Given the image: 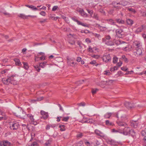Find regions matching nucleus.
<instances>
[{
	"label": "nucleus",
	"mask_w": 146,
	"mask_h": 146,
	"mask_svg": "<svg viewBox=\"0 0 146 146\" xmlns=\"http://www.w3.org/2000/svg\"><path fill=\"white\" fill-rule=\"evenodd\" d=\"M133 45L136 50V52H135V53L138 56L141 55L143 48L140 42L135 41L133 42Z\"/></svg>",
	"instance_id": "f257e3e1"
},
{
	"label": "nucleus",
	"mask_w": 146,
	"mask_h": 146,
	"mask_svg": "<svg viewBox=\"0 0 146 146\" xmlns=\"http://www.w3.org/2000/svg\"><path fill=\"white\" fill-rule=\"evenodd\" d=\"M14 113L16 116L23 119L25 118L26 115L25 112L23 111L22 108L19 107L16 110V111Z\"/></svg>",
	"instance_id": "f03ea898"
},
{
	"label": "nucleus",
	"mask_w": 146,
	"mask_h": 146,
	"mask_svg": "<svg viewBox=\"0 0 146 146\" xmlns=\"http://www.w3.org/2000/svg\"><path fill=\"white\" fill-rule=\"evenodd\" d=\"M15 75H13L8 78L7 80L9 84L11 83L13 85H15L17 84V81L15 78Z\"/></svg>",
	"instance_id": "7ed1b4c3"
},
{
	"label": "nucleus",
	"mask_w": 146,
	"mask_h": 146,
	"mask_svg": "<svg viewBox=\"0 0 146 146\" xmlns=\"http://www.w3.org/2000/svg\"><path fill=\"white\" fill-rule=\"evenodd\" d=\"M116 116L118 118L119 117V116H120V118L119 119H120V120L122 121H125L127 120L126 115L124 114L122 115V113L121 111H119L117 113Z\"/></svg>",
	"instance_id": "20e7f679"
},
{
	"label": "nucleus",
	"mask_w": 146,
	"mask_h": 146,
	"mask_svg": "<svg viewBox=\"0 0 146 146\" xmlns=\"http://www.w3.org/2000/svg\"><path fill=\"white\" fill-rule=\"evenodd\" d=\"M115 31L116 34L118 37L121 38L125 36L124 33L122 29H117Z\"/></svg>",
	"instance_id": "39448f33"
},
{
	"label": "nucleus",
	"mask_w": 146,
	"mask_h": 146,
	"mask_svg": "<svg viewBox=\"0 0 146 146\" xmlns=\"http://www.w3.org/2000/svg\"><path fill=\"white\" fill-rule=\"evenodd\" d=\"M10 128L11 129L13 130H17L19 127V125L18 122H14L11 124Z\"/></svg>",
	"instance_id": "423d86ee"
},
{
	"label": "nucleus",
	"mask_w": 146,
	"mask_h": 146,
	"mask_svg": "<svg viewBox=\"0 0 146 146\" xmlns=\"http://www.w3.org/2000/svg\"><path fill=\"white\" fill-rule=\"evenodd\" d=\"M71 19L74 21L76 22L77 24L79 25H81L84 27H89V25L87 24L80 22L77 19V18L76 17H72Z\"/></svg>",
	"instance_id": "0eeeda50"
},
{
	"label": "nucleus",
	"mask_w": 146,
	"mask_h": 146,
	"mask_svg": "<svg viewBox=\"0 0 146 146\" xmlns=\"http://www.w3.org/2000/svg\"><path fill=\"white\" fill-rule=\"evenodd\" d=\"M27 116L28 117L30 120L31 123L35 125H36L37 124V122L36 121H35V119L34 118V116L31 114H28L27 115Z\"/></svg>",
	"instance_id": "6e6552de"
},
{
	"label": "nucleus",
	"mask_w": 146,
	"mask_h": 146,
	"mask_svg": "<svg viewBox=\"0 0 146 146\" xmlns=\"http://www.w3.org/2000/svg\"><path fill=\"white\" fill-rule=\"evenodd\" d=\"M103 60L106 62H109L111 61V57L109 54H104L102 57Z\"/></svg>",
	"instance_id": "1a4fd4ad"
},
{
	"label": "nucleus",
	"mask_w": 146,
	"mask_h": 146,
	"mask_svg": "<svg viewBox=\"0 0 146 146\" xmlns=\"http://www.w3.org/2000/svg\"><path fill=\"white\" fill-rule=\"evenodd\" d=\"M130 130L129 127H127V126H125L123 131H121V132H122L121 133H123L124 135H128L129 134Z\"/></svg>",
	"instance_id": "9d476101"
},
{
	"label": "nucleus",
	"mask_w": 146,
	"mask_h": 146,
	"mask_svg": "<svg viewBox=\"0 0 146 146\" xmlns=\"http://www.w3.org/2000/svg\"><path fill=\"white\" fill-rule=\"evenodd\" d=\"M118 125L121 126H127V124L123 121H121L120 119H118L116 121Z\"/></svg>",
	"instance_id": "9b49d317"
},
{
	"label": "nucleus",
	"mask_w": 146,
	"mask_h": 146,
	"mask_svg": "<svg viewBox=\"0 0 146 146\" xmlns=\"http://www.w3.org/2000/svg\"><path fill=\"white\" fill-rule=\"evenodd\" d=\"M129 134L133 138L134 140H135L137 138L136 135L137 134L133 129H131Z\"/></svg>",
	"instance_id": "f8f14e48"
},
{
	"label": "nucleus",
	"mask_w": 146,
	"mask_h": 146,
	"mask_svg": "<svg viewBox=\"0 0 146 146\" xmlns=\"http://www.w3.org/2000/svg\"><path fill=\"white\" fill-rule=\"evenodd\" d=\"M10 144L11 143L7 141L0 142V146H9Z\"/></svg>",
	"instance_id": "ddd939ff"
},
{
	"label": "nucleus",
	"mask_w": 146,
	"mask_h": 146,
	"mask_svg": "<svg viewBox=\"0 0 146 146\" xmlns=\"http://www.w3.org/2000/svg\"><path fill=\"white\" fill-rule=\"evenodd\" d=\"M40 113L42 116L41 117V118H43L44 119H46L48 117V114L47 113L42 110L40 111Z\"/></svg>",
	"instance_id": "4468645a"
},
{
	"label": "nucleus",
	"mask_w": 146,
	"mask_h": 146,
	"mask_svg": "<svg viewBox=\"0 0 146 146\" xmlns=\"http://www.w3.org/2000/svg\"><path fill=\"white\" fill-rule=\"evenodd\" d=\"M67 63L68 65L72 66H74L76 63H75L71 59H68L67 60Z\"/></svg>",
	"instance_id": "2eb2a0df"
},
{
	"label": "nucleus",
	"mask_w": 146,
	"mask_h": 146,
	"mask_svg": "<svg viewBox=\"0 0 146 146\" xmlns=\"http://www.w3.org/2000/svg\"><path fill=\"white\" fill-rule=\"evenodd\" d=\"M111 38V37L110 35L106 36L104 38L102 39V42H105L109 40Z\"/></svg>",
	"instance_id": "dca6fc26"
},
{
	"label": "nucleus",
	"mask_w": 146,
	"mask_h": 146,
	"mask_svg": "<svg viewBox=\"0 0 146 146\" xmlns=\"http://www.w3.org/2000/svg\"><path fill=\"white\" fill-rule=\"evenodd\" d=\"M125 106L128 108H131L133 107L132 104L129 102H125Z\"/></svg>",
	"instance_id": "f3484780"
},
{
	"label": "nucleus",
	"mask_w": 146,
	"mask_h": 146,
	"mask_svg": "<svg viewBox=\"0 0 146 146\" xmlns=\"http://www.w3.org/2000/svg\"><path fill=\"white\" fill-rule=\"evenodd\" d=\"M113 114V113H107L105 114L104 117L105 119L109 118Z\"/></svg>",
	"instance_id": "a211bd4d"
},
{
	"label": "nucleus",
	"mask_w": 146,
	"mask_h": 146,
	"mask_svg": "<svg viewBox=\"0 0 146 146\" xmlns=\"http://www.w3.org/2000/svg\"><path fill=\"white\" fill-rule=\"evenodd\" d=\"M79 12L80 13L81 16L84 17H87V14L83 11V9L80 10Z\"/></svg>",
	"instance_id": "6ab92c4d"
},
{
	"label": "nucleus",
	"mask_w": 146,
	"mask_h": 146,
	"mask_svg": "<svg viewBox=\"0 0 146 146\" xmlns=\"http://www.w3.org/2000/svg\"><path fill=\"white\" fill-rule=\"evenodd\" d=\"M25 6L28 7L29 8H31L32 10H39L35 6L33 5H26Z\"/></svg>",
	"instance_id": "aec40b11"
},
{
	"label": "nucleus",
	"mask_w": 146,
	"mask_h": 146,
	"mask_svg": "<svg viewBox=\"0 0 146 146\" xmlns=\"http://www.w3.org/2000/svg\"><path fill=\"white\" fill-rule=\"evenodd\" d=\"M126 22L127 25L131 26L133 23V21L130 19H128L126 20Z\"/></svg>",
	"instance_id": "412c9836"
},
{
	"label": "nucleus",
	"mask_w": 146,
	"mask_h": 146,
	"mask_svg": "<svg viewBox=\"0 0 146 146\" xmlns=\"http://www.w3.org/2000/svg\"><path fill=\"white\" fill-rule=\"evenodd\" d=\"M18 17L23 19H27L28 18V15H25L23 14H20L18 15Z\"/></svg>",
	"instance_id": "4be33fe9"
},
{
	"label": "nucleus",
	"mask_w": 146,
	"mask_h": 146,
	"mask_svg": "<svg viewBox=\"0 0 146 146\" xmlns=\"http://www.w3.org/2000/svg\"><path fill=\"white\" fill-rule=\"evenodd\" d=\"M145 27V26L142 25V26L138 28L136 30V31L137 32H140L142 31L143 29Z\"/></svg>",
	"instance_id": "5701e85b"
},
{
	"label": "nucleus",
	"mask_w": 146,
	"mask_h": 146,
	"mask_svg": "<svg viewBox=\"0 0 146 146\" xmlns=\"http://www.w3.org/2000/svg\"><path fill=\"white\" fill-rule=\"evenodd\" d=\"M14 61L15 62V64L16 65L19 66H20L21 65V64L19 59L17 58H15L14 60Z\"/></svg>",
	"instance_id": "b1692460"
},
{
	"label": "nucleus",
	"mask_w": 146,
	"mask_h": 146,
	"mask_svg": "<svg viewBox=\"0 0 146 146\" xmlns=\"http://www.w3.org/2000/svg\"><path fill=\"white\" fill-rule=\"evenodd\" d=\"M119 24H123L125 23L124 20L120 19H116L115 20Z\"/></svg>",
	"instance_id": "393cba45"
},
{
	"label": "nucleus",
	"mask_w": 146,
	"mask_h": 146,
	"mask_svg": "<svg viewBox=\"0 0 146 146\" xmlns=\"http://www.w3.org/2000/svg\"><path fill=\"white\" fill-rule=\"evenodd\" d=\"M104 42L106 44L108 45L112 46L114 45V43L112 41L108 40Z\"/></svg>",
	"instance_id": "a878e982"
},
{
	"label": "nucleus",
	"mask_w": 146,
	"mask_h": 146,
	"mask_svg": "<svg viewBox=\"0 0 146 146\" xmlns=\"http://www.w3.org/2000/svg\"><path fill=\"white\" fill-rule=\"evenodd\" d=\"M105 124L107 126H111L113 125V123L109 120H106L105 121Z\"/></svg>",
	"instance_id": "bb28decb"
},
{
	"label": "nucleus",
	"mask_w": 146,
	"mask_h": 146,
	"mask_svg": "<svg viewBox=\"0 0 146 146\" xmlns=\"http://www.w3.org/2000/svg\"><path fill=\"white\" fill-rule=\"evenodd\" d=\"M115 43L117 45H118L122 43H125V42L122 40H117L115 41Z\"/></svg>",
	"instance_id": "cd10ccee"
},
{
	"label": "nucleus",
	"mask_w": 146,
	"mask_h": 146,
	"mask_svg": "<svg viewBox=\"0 0 146 146\" xmlns=\"http://www.w3.org/2000/svg\"><path fill=\"white\" fill-rule=\"evenodd\" d=\"M0 12H1L4 14L7 17H10V15L9 13L7 12L6 11H5L4 10H1L0 11Z\"/></svg>",
	"instance_id": "c85d7f7f"
},
{
	"label": "nucleus",
	"mask_w": 146,
	"mask_h": 146,
	"mask_svg": "<svg viewBox=\"0 0 146 146\" xmlns=\"http://www.w3.org/2000/svg\"><path fill=\"white\" fill-rule=\"evenodd\" d=\"M83 136V134L81 132H79L77 135L76 137L78 139L82 138Z\"/></svg>",
	"instance_id": "c756f323"
},
{
	"label": "nucleus",
	"mask_w": 146,
	"mask_h": 146,
	"mask_svg": "<svg viewBox=\"0 0 146 146\" xmlns=\"http://www.w3.org/2000/svg\"><path fill=\"white\" fill-rule=\"evenodd\" d=\"M46 64L47 62H43L42 63H40L39 64V66L41 67L44 68L47 64Z\"/></svg>",
	"instance_id": "7c9ffc66"
},
{
	"label": "nucleus",
	"mask_w": 146,
	"mask_h": 146,
	"mask_svg": "<svg viewBox=\"0 0 146 146\" xmlns=\"http://www.w3.org/2000/svg\"><path fill=\"white\" fill-rule=\"evenodd\" d=\"M112 5L113 6V7L115 8H116L117 9H120L121 8V7L120 6H117L115 5L116 2L115 1H113L112 2Z\"/></svg>",
	"instance_id": "2f4dec72"
},
{
	"label": "nucleus",
	"mask_w": 146,
	"mask_h": 146,
	"mask_svg": "<svg viewBox=\"0 0 146 146\" xmlns=\"http://www.w3.org/2000/svg\"><path fill=\"white\" fill-rule=\"evenodd\" d=\"M23 63L24 65V68L26 70H28L29 67L28 64L27 62H23Z\"/></svg>",
	"instance_id": "473e14b6"
},
{
	"label": "nucleus",
	"mask_w": 146,
	"mask_h": 146,
	"mask_svg": "<svg viewBox=\"0 0 146 146\" xmlns=\"http://www.w3.org/2000/svg\"><path fill=\"white\" fill-rule=\"evenodd\" d=\"M110 144L111 145H116L118 144V143L113 140H111L110 141Z\"/></svg>",
	"instance_id": "72a5a7b5"
},
{
	"label": "nucleus",
	"mask_w": 146,
	"mask_h": 146,
	"mask_svg": "<svg viewBox=\"0 0 146 146\" xmlns=\"http://www.w3.org/2000/svg\"><path fill=\"white\" fill-rule=\"evenodd\" d=\"M65 126L64 125H60L59 126V127L60 128V130L62 131H64L65 130Z\"/></svg>",
	"instance_id": "f704fd0d"
},
{
	"label": "nucleus",
	"mask_w": 146,
	"mask_h": 146,
	"mask_svg": "<svg viewBox=\"0 0 146 146\" xmlns=\"http://www.w3.org/2000/svg\"><path fill=\"white\" fill-rule=\"evenodd\" d=\"M121 5L123 6L127 5L128 4V2L125 0L121 1Z\"/></svg>",
	"instance_id": "c9c22d12"
},
{
	"label": "nucleus",
	"mask_w": 146,
	"mask_h": 146,
	"mask_svg": "<svg viewBox=\"0 0 146 146\" xmlns=\"http://www.w3.org/2000/svg\"><path fill=\"white\" fill-rule=\"evenodd\" d=\"M62 121L67 122L68 121V119H69V117L68 116H66L65 117H62Z\"/></svg>",
	"instance_id": "e433bc0d"
},
{
	"label": "nucleus",
	"mask_w": 146,
	"mask_h": 146,
	"mask_svg": "<svg viewBox=\"0 0 146 146\" xmlns=\"http://www.w3.org/2000/svg\"><path fill=\"white\" fill-rule=\"evenodd\" d=\"M112 132L114 133H122V132H121V131L120 130H116L114 129H112Z\"/></svg>",
	"instance_id": "4c0bfd02"
},
{
	"label": "nucleus",
	"mask_w": 146,
	"mask_h": 146,
	"mask_svg": "<svg viewBox=\"0 0 146 146\" xmlns=\"http://www.w3.org/2000/svg\"><path fill=\"white\" fill-rule=\"evenodd\" d=\"M83 144V141H81L76 143V146H82Z\"/></svg>",
	"instance_id": "58836bf2"
},
{
	"label": "nucleus",
	"mask_w": 146,
	"mask_h": 146,
	"mask_svg": "<svg viewBox=\"0 0 146 146\" xmlns=\"http://www.w3.org/2000/svg\"><path fill=\"white\" fill-rule=\"evenodd\" d=\"M122 59L125 62H127L128 61V60L126 58L125 55H122Z\"/></svg>",
	"instance_id": "ea45409f"
},
{
	"label": "nucleus",
	"mask_w": 146,
	"mask_h": 146,
	"mask_svg": "<svg viewBox=\"0 0 146 146\" xmlns=\"http://www.w3.org/2000/svg\"><path fill=\"white\" fill-rule=\"evenodd\" d=\"M2 82L4 84H6L8 85L9 83L8 82L7 80V79L5 78H3L2 80Z\"/></svg>",
	"instance_id": "a19ab883"
},
{
	"label": "nucleus",
	"mask_w": 146,
	"mask_h": 146,
	"mask_svg": "<svg viewBox=\"0 0 146 146\" xmlns=\"http://www.w3.org/2000/svg\"><path fill=\"white\" fill-rule=\"evenodd\" d=\"M113 63L115 64L116 63L118 60V58L116 57V56H114L113 58Z\"/></svg>",
	"instance_id": "79ce46f5"
},
{
	"label": "nucleus",
	"mask_w": 146,
	"mask_h": 146,
	"mask_svg": "<svg viewBox=\"0 0 146 146\" xmlns=\"http://www.w3.org/2000/svg\"><path fill=\"white\" fill-rule=\"evenodd\" d=\"M98 90L97 88L95 89H92V94L93 95H94V94H95L96 93L97 91H98Z\"/></svg>",
	"instance_id": "37998d69"
},
{
	"label": "nucleus",
	"mask_w": 146,
	"mask_h": 146,
	"mask_svg": "<svg viewBox=\"0 0 146 146\" xmlns=\"http://www.w3.org/2000/svg\"><path fill=\"white\" fill-rule=\"evenodd\" d=\"M141 134L142 136H144V137L146 136V131L143 130L141 131Z\"/></svg>",
	"instance_id": "c03bdc74"
},
{
	"label": "nucleus",
	"mask_w": 146,
	"mask_h": 146,
	"mask_svg": "<svg viewBox=\"0 0 146 146\" xmlns=\"http://www.w3.org/2000/svg\"><path fill=\"white\" fill-rule=\"evenodd\" d=\"M44 98V97H40V98H37L36 100H33V101H40L43 100Z\"/></svg>",
	"instance_id": "a18cd8bd"
},
{
	"label": "nucleus",
	"mask_w": 146,
	"mask_h": 146,
	"mask_svg": "<svg viewBox=\"0 0 146 146\" xmlns=\"http://www.w3.org/2000/svg\"><path fill=\"white\" fill-rule=\"evenodd\" d=\"M131 126H133L135 128H136L137 127V125L136 124L135 122H134L133 123H131Z\"/></svg>",
	"instance_id": "49530a36"
},
{
	"label": "nucleus",
	"mask_w": 146,
	"mask_h": 146,
	"mask_svg": "<svg viewBox=\"0 0 146 146\" xmlns=\"http://www.w3.org/2000/svg\"><path fill=\"white\" fill-rule=\"evenodd\" d=\"M95 146H103V145H101L100 142L98 141H96Z\"/></svg>",
	"instance_id": "de8ad7c7"
},
{
	"label": "nucleus",
	"mask_w": 146,
	"mask_h": 146,
	"mask_svg": "<svg viewBox=\"0 0 146 146\" xmlns=\"http://www.w3.org/2000/svg\"><path fill=\"white\" fill-rule=\"evenodd\" d=\"M31 146H38V145L37 142H34L31 144Z\"/></svg>",
	"instance_id": "09e8293b"
},
{
	"label": "nucleus",
	"mask_w": 146,
	"mask_h": 146,
	"mask_svg": "<svg viewBox=\"0 0 146 146\" xmlns=\"http://www.w3.org/2000/svg\"><path fill=\"white\" fill-rule=\"evenodd\" d=\"M104 74L109 75L110 74V73L109 70L105 71L104 72Z\"/></svg>",
	"instance_id": "8fccbe9b"
},
{
	"label": "nucleus",
	"mask_w": 146,
	"mask_h": 146,
	"mask_svg": "<svg viewBox=\"0 0 146 146\" xmlns=\"http://www.w3.org/2000/svg\"><path fill=\"white\" fill-rule=\"evenodd\" d=\"M85 143L87 146H91L92 145V143H90L88 141L85 142Z\"/></svg>",
	"instance_id": "3c124183"
},
{
	"label": "nucleus",
	"mask_w": 146,
	"mask_h": 146,
	"mask_svg": "<svg viewBox=\"0 0 146 146\" xmlns=\"http://www.w3.org/2000/svg\"><path fill=\"white\" fill-rule=\"evenodd\" d=\"M95 133L96 134L98 135H100V133H101L100 131L97 129H96L95 130Z\"/></svg>",
	"instance_id": "603ef678"
},
{
	"label": "nucleus",
	"mask_w": 146,
	"mask_h": 146,
	"mask_svg": "<svg viewBox=\"0 0 146 146\" xmlns=\"http://www.w3.org/2000/svg\"><path fill=\"white\" fill-rule=\"evenodd\" d=\"M97 20H99L98 15L96 13H94L93 16Z\"/></svg>",
	"instance_id": "864d4df0"
},
{
	"label": "nucleus",
	"mask_w": 146,
	"mask_h": 146,
	"mask_svg": "<svg viewBox=\"0 0 146 146\" xmlns=\"http://www.w3.org/2000/svg\"><path fill=\"white\" fill-rule=\"evenodd\" d=\"M89 31L87 30H82L81 31V32L82 33H84L86 34H87L89 33Z\"/></svg>",
	"instance_id": "5fc2aeb1"
},
{
	"label": "nucleus",
	"mask_w": 146,
	"mask_h": 146,
	"mask_svg": "<svg viewBox=\"0 0 146 146\" xmlns=\"http://www.w3.org/2000/svg\"><path fill=\"white\" fill-rule=\"evenodd\" d=\"M117 66H114L113 68H110V70L111 71H115V70H117Z\"/></svg>",
	"instance_id": "6e6d98bb"
},
{
	"label": "nucleus",
	"mask_w": 146,
	"mask_h": 146,
	"mask_svg": "<svg viewBox=\"0 0 146 146\" xmlns=\"http://www.w3.org/2000/svg\"><path fill=\"white\" fill-rule=\"evenodd\" d=\"M85 104L84 102H81L80 103L78 104L77 105L79 106H85Z\"/></svg>",
	"instance_id": "4d7b16f0"
},
{
	"label": "nucleus",
	"mask_w": 146,
	"mask_h": 146,
	"mask_svg": "<svg viewBox=\"0 0 146 146\" xmlns=\"http://www.w3.org/2000/svg\"><path fill=\"white\" fill-rule=\"evenodd\" d=\"M58 8V7L57 6H54L52 8V11H55Z\"/></svg>",
	"instance_id": "13d9d810"
},
{
	"label": "nucleus",
	"mask_w": 146,
	"mask_h": 146,
	"mask_svg": "<svg viewBox=\"0 0 146 146\" xmlns=\"http://www.w3.org/2000/svg\"><path fill=\"white\" fill-rule=\"evenodd\" d=\"M86 10L91 15H92L93 13V11L92 10H89L88 9H87Z\"/></svg>",
	"instance_id": "bf43d9fd"
},
{
	"label": "nucleus",
	"mask_w": 146,
	"mask_h": 146,
	"mask_svg": "<svg viewBox=\"0 0 146 146\" xmlns=\"http://www.w3.org/2000/svg\"><path fill=\"white\" fill-rule=\"evenodd\" d=\"M109 21L111 24H114L115 22L114 21L111 19H110L109 20Z\"/></svg>",
	"instance_id": "052dcab7"
},
{
	"label": "nucleus",
	"mask_w": 146,
	"mask_h": 146,
	"mask_svg": "<svg viewBox=\"0 0 146 146\" xmlns=\"http://www.w3.org/2000/svg\"><path fill=\"white\" fill-rule=\"evenodd\" d=\"M128 10L129 11H131V12H133L134 13H135L136 12V11H135V10L134 9H133L132 8H128Z\"/></svg>",
	"instance_id": "680f3d73"
},
{
	"label": "nucleus",
	"mask_w": 146,
	"mask_h": 146,
	"mask_svg": "<svg viewBox=\"0 0 146 146\" xmlns=\"http://www.w3.org/2000/svg\"><path fill=\"white\" fill-rule=\"evenodd\" d=\"M40 15L44 16H45L46 15V13L44 11H42L40 12Z\"/></svg>",
	"instance_id": "e2e57ef3"
},
{
	"label": "nucleus",
	"mask_w": 146,
	"mask_h": 146,
	"mask_svg": "<svg viewBox=\"0 0 146 146\" xmlns=\"http://www.w3.org/2000/svg\"><path fill=\"white\" fill-rule=\"evenodd\" d=\"M121 69L122 70L126 71H127V68L126 67H121Z\"/></svg>",
	"instance_id": "0e129e2a"
},
{
	"label": "nucleus",
	"mask_w": 146,
	"mask_h": 146,
	"mask_svg": "<svg viewBox=\"0 0 146 146\" xmlns=\"http://www.w3.org/2000/svg\"><path fill=\"white\" fill-rule=\"evenodd\" d=\"M39 59L40 60H45V56L44 55H43L42 56L39 58Z\"/></svg>",
	"instance_id": "69168bd1"
},
{
	"label": "nucleus",
	"mask_w": 146,
	"mask_h": 146,
	"mask_svg": "<svg viewBox=\"0 0 146 146\" xmlns=\"http://www.w3.org/2000/svg\"><path fill=\"white\" fill-rule=\"evenodd\" d=\"M35 68L38 72H39L40 70V69L39 68V67L37 66H35Z\"/></svg>",
	"instance_id": "338daca9"
},
{
	"label": "nucleus",
	"mask_w": 146,
	"mask_h": 146,
	"mask_svg": "<svg viewBox=\"0 0 146 146\" xmlns=\"http://www.w3.org/2000/svg\"><path fill=\"white\" fill-rule=\"evenodd\" d=\"M114 10L113 9H110L109 11L108 12V13L110 14H112L113 13Z\"/></svg>",
	"instance_id": "774afa93"
}]
</instances>
